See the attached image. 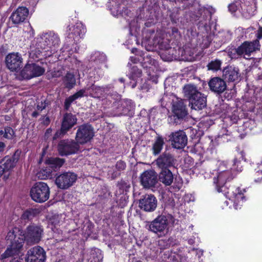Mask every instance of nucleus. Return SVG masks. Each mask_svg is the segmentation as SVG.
<instances>
[{"mask_svg": "<svg viewBox=\"0 0 262 262\" xmlns=\"http://www.w3.org/2000/svg\"><path fill=\"white\" fill-rule=\"evenodd\" d=\"M43 229L42 226L34 224L29 225L24 232L14 228L10 230L6 237L9 241L10 247L1 255L2 259L14 255L23 247L25 241L28 245H32L38 243L42 236Z\"/></svg>", "mask_w": 262, "mask_h": 262, "instance_id": "1", "label": "nucleus"}, {"mask_svg": "<svg viewBox=\"0 0 262 262\" xmlns=\"http://www.w3.org/2000/svg\"><path fill=\"white\" fill-rule=\"evenodd\" d=\"M59 38L54 32H50L46 33L42 36L37 44V51L31 50L30 55H35L36 57H39V55L41 53L40 49L43 50L47 49L48 48L56 47L59 45Z\"/></svg>", "mask_w": 262, "mask_h": 262, "instance_id": "2", "label": "nucleus"}, {"mask_svg": "<svg viewBox=\"0 0 262 262\" xmlns=\"http://www.w3.org/2000/svg\"><path fill=\"white\" fill-rule=\"evenodd\" d=\"M172 112L173 114L169 117V119L170 123L173 124L180 123L188 115L186 105L183 100L177 98L175 101H173Z\"/></svg>", "mask_w": 262, "mask_h": 262, "instance_id": "3", "label": "nucleus"}, {"mask_svg": "<svg viewBox=\"0 0 262 262\" xmlns=\"http://www.w3.org/2000/svg\"><path fill=\"white\" fill-rule=\"evenodd\" d=\"M30 195L32 199L36 202H45L49 198L50 188L45 183H36L30 190Z\"/></svg>", "mask_w": 262, "mask_h": 262, "instance_id": "4", "label": "nucleus"}, {"mask_svg": "<svg viewBox=\"0 0 262 262\" xmlns=\"http://www.w3.org/2000/svg\"><path fill=\"white\" fill-rule=\"evenodd\" d=\"M77 121L76 116L72 113L64 114L61 120V128L54 134L53 140L63 137L77 123Z\"/></svg>", "mask_w": 262, "mask_h": 262, "instance_id": "5", "label": "nucleus"}, {"mask_svg": "<svg viewBox=\"0 0 262 262\" xmlns=\"http://www.w3.org/2000/svg\"><path fill=\"white\" fill-rule=\"evenodd\" d=\"M57 150L61 156L73 155L80 150V145L76 140L64 139L58 143Z\"/></svg>", "mask_w": 262, "mask_h": 262, "instance_id": "6", "label": "nucleus"}, {"mask_svg": "<svg viewBox=\"0 0 262 262\" xmlns=\"http://www.w3.org/2000/svg\"><path fill=\"white\" fill-rule=\"evenodd\" d=\"M94 135V132L92 126L89 124H83L78 127L75 140L79 144H83L90 141Z\"/></svg>", "mask_w": 262, "mask_h": 262, "instance_id": "7", "label": "nucleus"}, {"mask_svg": "<svg viewBox=\"0 0 262 262\" xmlns=\"http://www.w3.org/2000/svg\"><path fill=\"white\" fill-rule=\"evenodd\" d=\"M64 162V160L59 158H51L47 159L46 164L48 165L47 169L41 170L37 173V177L40 179H45L50 176L52 170L59 168Z\"/></svg>", "mask_w": 262, "mask_h": 262, "instance_id": "8", "label": "nucleus"}, {"mask_svg": "<svg viewBox=\"0 0 262 262\" xmlns=\"http://www.w3.org/2000/svg\"><path fill=\"white\" fill-rule=\"evenodd\" d=\"M77 179V176L76 173L72 172H66L56 177L55 183L58 188L67 189L74 184Z\"/></svg>", "mask_w": 262, "mask_h": 262, "instance_id": "9", "label": "nucleus"}, {"mask_svg": "<svg viewBox=\"0 0 262 262\" xmlns=\"http://www.w3.org/2000/svg\"><path fill=\"white\" fill-rule=\"evenodd\" d=\"M168 140L172 147L178 149L184 148L187 144V137L182 130L171 133L168 136Z\"/></svg>", "mask_w": 262, "mask_h": 262, "instance_id": "10", "label": "nucleus"}, {"mask_svg": "<svg viewBox=\"0 0 262 262\" xmlns=\"http://www.w3.org/2000/svg\"><path fill=\"white\" fill-rule=\"evenodd\" d=\"M45 72L44 68L35 64H27L20 72V75L24 79H30L42 75Z\"/></svg>", "mask_w": 262, "mask_h": 262, "instance_id": "11", "label": "nucleus"}, {"mask_svg": "<svg viewBox=\"0 0 262 262\" xmlns=\"http://www.w3.org/2000/svg\"><path fill=\"white\" fill-rule=\"evenodd\" d=\"M166 216L161 215L156 217L149 225H146L147 229L150 231L161 235L167 227Z\"/></svg>", "mask_w": 262, "mask_h": 262, "instance_id": "12", "label": "nucleus"}, {"mask_svg": "<svg viewBox=\"0 0 262 262\" xmlns=\"http://www.w3.org/2000/svg\"><path fill=\"white\" fill-rule=\"evenodd\" d=\"M260 45L258 40L252 41H245L238 47L241 56L245 59H249L251 54L260 50Z\"/></svg>", "mask_w": 262, "mask_h": 262, "instance_id": "13", "label": "nucleus"}, {"mask_svg": "<svg viewBox=\"0 0 262 262\" xmlns=\"http://www.w3.org/2000/svg\"><path fill=\"white\" fill-rule=\"evenodd\" d=\"M23 62L21 55L18 52L9 53L5 58L6 67L12 72L19 70L22 67Z\"/></svg>", "mask_w": 262, "mask_h": 262, "instance_id": "14", "label": "nucleus"}, {"mask_svg": "<svg viewBox=\"0 0 262 262\" xmlns=\"http://www.w3.org/2000/svg\"><path fill=\"white\" fill-rule=\"evenodd\" d=\"M46 259V252L40 246H35L27 252L25 258L26 262H44Z\"/></svg>", "mask_w": 262, "mask_h": 262, "instance_id": "15", "label": "nucleus"}, {"mask_svg": "<svg viewBox=\"0 0 262 262\" xmlns=\"http://www.w3.org/2000/svg\"><path fill=\"white\" fill-rule=\"evenodd\" d=\"M140 182L144 188L154 187L158 182L157 173L153 170L145 171L140 176Z\"/></svg>", "mask_w": 262, "mask_h": 262, "instance_id": "16", "label": "nucleus"}, {"mask_svg": "<svg viewBox=\"0 0 262 262\" xmlns=\"http://www.w3.org/2000/svg\"><path fill=\"white\" fill-rule=\"evenodd\" d=\"M157 205V200L152 194H146L139 200V206L141 209L146 212H152Z\"/></svg>", "mask_w": 262, "mask_h": 262, "instance_id": "17", "label": "nucleus"}, {"mask_svg": "<svg viewBox=\"0 0 262 262\" xmlns=\"http://www.w3.org/2000/svg\"><path fill=\"white\" fill-rule=\"evenodd\" d=\"M156 163L158 167L161 169H168L174 166L175 159L171 154L164 152L157 158Z\"/></svg>", "mask_w": 262, "mask_h": 262, "instance_id": "18", "label": "nucleus"}, {"mask_svg": "<svg viewBox=\"0 0 262 262\" xmlns=\"http://www.w3.org/2000/svg\"><path fill=\"white\" fill-rule=\"evenodd\" d=\"M208 85L210 90L217 94L223 93L227 88L226 82L219 77L211 78L208 82Z\"/></svg>", "mask_w": 262, "mask_h": 262, "instance_id": "19", "label": "nucleus"}, {"mask_svg": "<svg viewBox=\"0 0 262 262\" xmlns=\"http://www.w3.org/2000/svg\"><path fill=\"white\" fill-rule=\"evenodd\" d=\"M233 176L231 172L229 170H225L220 172L217 177L213 179V183L216 185V189L217 191L221 192L222 191L221 188L227 181L232 180Z\"/></svg>", "mask_w": 262, "mask_h": 262, "instance_id": "20", "label": "nucleus"}, {"mask_svg": "<svg viewBox=\"0 0 262 262\" xmlns=\"http://www.w3.org/2000/svg\"><path fill=\"white\" fill-rule=\"evenodd\" d=\"M21 151L17 150L11 157H5L0 163L6 172H9L15 166L19 160Z\"/></svg>", "mask_w": 262, "mask_h": 262, "instance_id": "21", "label": "nucleus"}, {"mask_svg": "<svg viewBox=\"0 0 262 262\" xmlns=\"http://www.w3.org/2000/svg\"><path fill=\"white\" fill-rule=\"evenodd\" d=\"M68 37L75 39L81 37L86 32V29L81 23H77L73 26H69L67 30Z\"/></svg>", "mask_w": 262, "mask_h": 262, "instance_id": "22", "label": "nucleus"}, {"mask_svg": "<svg viewBox=\"0 0 262 262\" xmlns=\"http://www.w3.org/2000/svg\"><path fill=\"white\" fill-rule=\"evenodd\" d=\"M29 14L28 9L25 7H18L13 12L10 18L14 24H18L24 21Z\"/></svg>", "mask_w": 262, "mask_h": 262, "instance_id": "23", "label": "nucleus"}, {"mask_svg": "<svg viewBox=\"0 0 262 262\" xmlns=\"http://www.w3.org/2000/svg\"><path fill=\"white\" fill-rule=\"evenodd\" d=\"M206 98L202 93L196 95V97L189 101L191 108L195 110H200L206 106Z\"/></svg>", "mask_w": 262, "mask_h": 262, "instance_id": "24", "label": "nucleus"}, {"mask_svg": "<svg viewBox=\"0 0 262 262\" xmlns=\"http://www.w3.org/2000/svg\"><path fill=\"white\" fill-rule=\"evenodd\" d=\"M183 92L185 97L189 101L196 97V95H200L201 93L198 90V87L192 84H187L184 85L183 89Z\"/></svg>", "mask_w": 262, "mask_h": 262, "instance_id": "25", "label": "nucleus"}, {"mask_svg": "<svg viewBox=\"0 0 262 262\" xmlns=\"http://www.w3.org/2000/svg\"><path fill=\"white\" fill-rule=\"evenodd\" d=\"M223 76L229 81L238 80L239 78V70L235 67H228L224 70Z\"/></svg>", "mask_w": 262, "mask_h": 262, "instance_id": "26", "label": "nucleus"}, {"mask_svg": "<svg viewBox=\"0 0 262 262\" xmlns=\"http://www.w3.org/2000/svg\"><path fill=\"white\" fill-rule=\"evenodd\" d=\"M159 181L166 186H170L173 181V175L169 169H162L159 174Z\"/></svg>", "mask_w": 262, "mask_h": 262, "instance_id": "27", "label": "nucleus"}, {"mask_svg": "<svg viewBox=\"0 0 262 262\" xmlns=\"http://www.w3.org/2000/svg\"><path fill=\"white\" fill-rule=\"evenodd\" d=\"M228 195L229 199L233 202L235 209L237 208L239 204L243 201L244 198V194L239 187L236 188L235 191L230 194L228 192Z\"/></svg>", "mask_w": 262, "mask_h": 262, "instance_id": "28", "label": "nucleus"}, {"mask_svg": "<svg viewBox=\"0 0 262 262\" xmlns=\"http://www.w3.org/2000/svg\"><path fill=\"white\" fill-rule=\"evenodd\" d=\"M49 105L50 102L46 99L37 102L35 105L34 110L31 113V117L35 118L38 117L42 111L46 110Z\"/></svg>", "mask_w": 262, "mask_h": 262, "instance_id": "29", "label": "nucleus"}, {"mask_svg": "<svg viewBox=\"0 0 262 262\" xmlns=\"http://www.w3.org/2000/svg\"><path fill=\"white\" fill-rule=\"evenodd\" d=\"M113 88L112 85H108L104 87H101L96 85L92 86V95L94 97H100L105 96L106 92Z\"/></svg>", "mask_w": 262, "mask_h": 262, "instance_id": "30", "label": "nucleus"}, {"mask_svg": "<svg viewBox=\"0 0 262 262\" xmlns=\"http://www.w3.org/2000/svg\"><path fill=\"white\" fill-rule=\"evenodd\" d=\"M177 51L173 48H169L163 51L161 53V57L164 61H170L177 58Z\"/></svg>", "mask_w": 262, "mask_h": 262, "instance_id": "31", "label": "nucleus"}, {"mask_svg": "<svg viewBox=\"0 0 262 262\" xmlns=\"http://www.w3.org/2000/svg\"><path fill=\"white\" fill-rule=\"evenodd\" d=\"M164 143V139L161 136L156 137L152 147L154 155H158L161 151Z\"/></svg>", "mask_w": 262, "mask_h": 262, "instance_id": "32", "label": "nucleus"}, {"mask_svg": "<svg viewBox=\"0 0 262 262\" xmlns=\"http://www.w3.org/2000/svg\"><path fill=\"white\" fill-rule=\"evenodd\" d=\"M36 210L32 208L28 209L25 210L22 214L20 219L25 222H27L31 220L35 215Z\"/></svg>", "mask_w": 262, "mask_h": 262, "instance_id": "33", "label": "nucleus"}, {"mask_svg": "<svg viewBox=\"0 0 262 262\" xmlns=\"http://www.w3.org/2000/svg\"><path fill=\"white\" fill-rule=\"evenodd\" d=\"M63 82L67 88H72L76 83L74 75L70 73H68L64 78Z\"/></svg>", "mask_w": 262, "mask_h": 262, "instance_id": "34", "label": "nucleus"}, {"mask_svg": "<svg viewBox=\"0 0 262 262\" xmlns=\"http://www.w3.org/2000/svg\"><path fill=\"white\" fill-rule=\"evenodd\" d=\"M115 166L116 171L114 172L113 176L114 177H118L121 174V171L125 169L126 164L124 161L120 160L117 162Z\"/></svg>", "mask_w": 262, "mask_h": 262, "instance_id": "35", "label": "nucleus"}, {"mask_svg": "<svg viewBox=\"0 0 262 262\" xmlns=\"http://www.w3.org/2000/svg\"><path fill=\"white\" fill-rule=\"evenodd\" d=\"M88 262H102V256L99 250L91 251V256L88 259Z\"/></svg>", "mask_w": 262, "mask_h": 262, "instance_id": "36", "label": "nucleus"}, {"mask_svg": "<svg viewBox=\"0 0 262 262\" xmlns=\"http://www.w3.org/2000/svg\"><path fill=\"white\" fill-rule=\"evenodd\" d=\"M14 135L13 129L10 127H6L4 130H0V135L3 136V137L8 139H11L13 138Z\"/></svg>", "mask_w": 262, "mask_h": 262, "instance_id": "37", "label": "nucleus"}, {"mask_svg": "<svg viewBox=\"0 0 262 262\" xmlns=\"http://www.w3.org/2000/svg\"><path fill=\"white\" fill-rule=\"evenodd\" d=\"M227 53L231 59H237L241 56L240 53L238 51V47L237 48H229L228 50Z\"/></svg>", "mask_w": 262, "mask_h": 262, "instance_id": "38", "label": "nucleus"}, {"mask_svg": "<svg viewBox=\"0 0 262 262\" xmlns=\"http://www.w3.org/2000/svg\"><path fill=\"white\" fill-rule=\"evenodd\" d=\"M221 63V61L218 59L212 61L208 65V69L214 71H217L220 69Z\"/></svg>", "mask_w": 262, "mask_h": 262, "instance_id": "39", "label": "nucleus"}, {"mask_svg": "<svg viewBox=\"0 0 262 262\" xmlns=\"http://www.w3.org/2000/svg\"><path fill=\"white\" fill-rule=\"evenodd\" d=\"M142 75V71L139 69L137 67L134 66L132 68L131 71V78L135 79L136 78L140 77Z\"/></svg>", "mask_w": 262, "mask_h": 262, "instance_id": "40", "label": "nucleus"}, {"mask_svg": "<svg viewBox=\"0 0 262 262\" xmlns=\"http://www.w3.org/2000/svg\"><path fill=\"white\" fill-rule=\"evenodd\" d=\"M75 98L74 97L73 95L70 96L68 98H67L64 101V108L66 110H68L71 103L75 100Z\"/></svg>", "mask_w": 262, "mask_h": 262, "instance_id": "41", "label": "nucleus"}, {"mask_svg": "<svg viewBox=\"0 0 262 262\" xmlns=\"http://www.w3.org/2000/svg\"><path fill=\"white\" fill-rule=\"evenodd\" d=\"M118 187L119 189L122 190H126L130 187L128 183L125 181L121 180L118 183Z\"/></svg>", "mask_w": 262, "mask_h": 262, "instance_id": "42", "label": "nucleus"}, {"mask_svg": "<svg viewBox=\"0 0 262 262\" xmlns=\"http://www.w3.org/2000/svg\"><path fill=\"white\" fill-rule=\"evenodd\" d=\"M41 123L45 125H48L50 123V119L47 115L41 116L40 118Z\"/></svg>", "mask_w": 262, "mask_h": 262, "instance_id": "43", "label": "nucleus"}, {"mask_svg": "<svg viewBox=\"0 0 262 262\" xmlns=\"http://www.w3.org/2000/svg\"><path fill=\"white\" fill-rule=\"evenodd\" d=\"M254 180L255 182H259L262 179V170L256 171L253 176Z\"/></svg>", "mask_w": 262, "mask_h": 262, "instance_id": "44", "label": "nucleus"}, {"mask_svg": "<svg viewBox=\"0 0 262 262\" xmlns=\"http://www.w3.org/2000/svg\"><path fill=\"white\" fill-rule=\"evenodd\" d=\"M85 90L84 89H81V90H79V91H78L75 94H74L73 95V96L75 97V99L76 100L79 98L84 97L85 95Z\"/></svg>", "mask_w": 262, "mask_h": 262, "instance_id": "45", "label": "nucleus"}, {"mask_svg": "<svg viewBox=\"0 0 262 262\" xmlns=\"http://www.w3.org/2000/svg\"><path fill=\"white\" fill-rule=\"evenodd\" d=\"M256 39L254 40H258L259 41V40L262 38V27L259 26L258 30L257 31V33L256 34Z\"/></svg>", "mask_w": 262, "mask_h": 262, "instance_id": "46", "label": "nucleus"}, {"mask_svg": "<svg viewBox=\"0 0 262 262\" xmlns=\"http://www.w3.org/2000/svg\"><path fill=\"white\" fill-rule=\"evenodd\" d=\"M116 171V169L115 168V166L111 168L108 171V174L111 177L112 179H115L117 177H114L113 176L114 172Z\"/></svg>", "mask_w": 262, "mask_h": 262, "instance_id": "47", "label": "nucleus"}, {"mask_svg": "<svg viewBox=\"0 0 262 262\" xmlns=\"http://www.w3.org/2000/svg\"><path fill=\"white\" fill-rule=\"evenodd\" d=\"M96 58H99L98 59L101 60V61H104L105 60V56L103 54H101L100 53H95Z\"/></svg>", "mask_w": 262, "mask_h": 262, "instance_id": "48", "label": "nucleus"}, {"mask_svg": "<svg viewBox=\"0 0 262 262\" xmlns=\"http://www.w3.org/2000/svg\"><path fill=\"white\" fill-rule=\"evenodd\" d=\"M167 219V221L169 220V222L172 224H175V222L176 221V220L174 219V218L171 215H170V214H168L167 216H166Z\"/></svg>", "mask_w": 262, "mask_h": 262, "instance_id": "49", "label": "nucleus"}, {"mask_svg": "<svg viewBox=\"0 0 262 262\" xmlns=\"http://www.w3.org/2000/svg\"><path fill=\"white\" fill-rule=\"evenodd\" d=\"M228 8H229V10L231 12H235V11L236 10V7L235 6V5L234 4L229 5Z\"/></svg>", "mask_w": 262, "mask_h": 262, "instance_id": "50", "label": "nucleus"}, {"mask_svg": "<svg viewBox=\"0 0 262 262\" xmlns=\"http://www.w3.org/2000/svg\"><path fill=\"white\" fill-rule=\"evenodd\" d=\"M130 60L132 62L135 63H137L138 62H139L140 61V59L135 56H132V57H130Z\"/></svg>", "mask_w": 262, "mask_h": 262, "instance_id": "51", "label": "nucleus"}, {"mask_svg": "<svg viewBox=\"0 0 262 262\" xmlns=\"http://www.w3.org/2000/svg\"><path fill=\"white\" fill-rule=\"evenodd\" d=\"M52 129L51 128H48L46 130L45 133V136L47 138L52 134Z\"/></svg>", "mask_w": 262, "mask_h": 262, "instance_id": "52", "label": "nucleus"}, {"mask_svg": "<svg viewBox=\"0 0 262 262\" xmlns=\"http://www.w3.org/2000/svg\"><path fill=\"white\" fill-rule=\"evenodd\" d=\"M5 147V143L3 142H0V154L4 150Z\"/></svg>", "mask_w": 262, "mask_h": 262, "instance_id": "53", "label": "nucleus"}, {"mask_svg": "<svg viewBox=\"0 0 262 262\" xmlns=\"http://www.w3.org/2000/svg\"><path fill=\"white\" fill-rule=\"evenodd\" d=\"M10 262H23V261L19 257H16L12 259Z\"/></svg>", "mask_w": 262, "mask_h": 262, "instance_id": "54", "label": "nucleus"}, {"mask_svg": "<svg viewBox=\"0 0 262 262\" xmlns=\"http://www.w3.org/2000/svg\"><path fill=\"white\" fill-rule=\"evenodd\" d=\"M7 173L4 169L2 167V165L0 164V177L2 176V175L4 173Z\"/></svg>", "mask_w": 262, "mask_h": 262, "instance_id": "55", "label": "nucleus"}, {"mask_svg": "<svg viewBox=\"0 0 262 262\" xmlns=\"http://www.w3.org/2000/svg\"><path fill=\"white\" fill-rule=\"evenodd\" d=\"M203 251L202 250L196 249V255H198L199 258L203 255Z\"/></svg>", "mask_w": 262, "mask_h": 262, "instance_id": "56", "label": "nucleus"}, {"mask_svg": "<svg viewBox=\"0 0 262 262\" xmlns=\"http://www.w3.org/2000/svg\"><path fill=\"white\" fill-rule=\"evenodd\" d=\"M188 242V243L190 245H192L194 243V240L193 239H189Z\"/></svg>", "mask_w": 262, "mask_h": 262, "instance_id": "57", "label": "nucleus"}, {"mask_svg": "<svg viewBox=\"0 0 262 262\" xmlns=\"http://www.w3.org/2000/svg\"><path fill=\"white\" fill-rule=\"evenodd\" d=\"M137 51H137V49L136 48H133L132 50V52L133 53H135L136 52H137Z\"/></svg>", "mask_w": 262, "mask_h": 262, "instance_id": "58", "label": "nucleus"}, {"mask_svg": "<svg viewBox=\"0 0 262 262\" xmlns=\"http://www.w3.org/2000/svg\"><path fill=\"white\" fill-rule=\"evenodd\" d=\"M119 81L121 82H124L125 80H124V79L123 78H121L119 79Z\"/></svg>", "mask_w": 262, "mask_h": 262, "instance_id": "59", "label": "nucleus"}, {"mask_svg": "<svg viewBox=\"0 0 262 262\" xmlns=\"http://www.w3.org/2000/svg\"><path fill=\"white\" fill-rule=\"evenodd\" d=\"M236 161H237L236 159H234V161H233V162H234V164L236 163Z\"/></svg>", "mask_w": 262, "mask_h": 262, "instance_id": "60", "label": "nucleus"}, {"mask_svg": "<svg viewBox=\"0 0 262 262\" xmlns=\"http://www.w3.org/2000/svg\"><path fill=\"white\" fill-rule=\"evenodd\" d=\"M135 85H136V84H134V85H133L132 87L134 88L135 86Z\"/></svg>", "mask_w": 262, "mask_h": 262, "instance_id": "61", "label": "nucleus"}]
</instances>
